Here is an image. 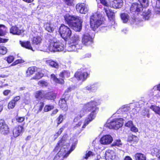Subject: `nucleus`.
Here are the masks:
<instances>
[{
  "mask_svg": "<svg viewBox=\"0 0 160 160\" xmlns=\"http://www.w3.org/2000/svg\"><path fill=\"white\" fill-rule=\"evenodd\" d=\"M105 157L106 160H113L115 158V154L113 151L108 150L106 151Z\"/></svg>",
  "mask_w": 160,
  "mask_h": 160,
  "instance_id": "nucleus-22",
  "label": "nucleus"
},
{
  "mask_svg": "<svg viewBox=\"0 0 160 160\" xmlns=\"http://www.w3.org/2000/svg\"><path fill=\"white\" fill-rule=\"evenodd\" d=\"M70 73L66 71H63L59 74L60 77L62 79H59L54 74H52L51 75V79L54 81L55 82L60 84H62L64 83V79L65 78H68L70 77Z\"/></svg>",
  "mask_w": 160,
  "mask_h": 160,
  "instance_id": "nucleus-9",
  "label": "nucleus"
},
{
  "mask_svg": "<svg viewBox=\"0 0 160 160\" xmlns=\"http://www.w3.org/2000/svg\"><path fill=\"white\" fill-rule=\"evenodd\" d=\"M74 0H64L65 3L68 6H72L73 5Z\"/></svg>",
  "mask_w": 160,
  "mask_h": 160,
  "instance_id": "nucleus-52",
  "label": "nucleus"
},
{
  "mask_svg": "<svg viewBox=\"0 0 160 160\" xmlns=\"http://www.w3.org/2000/svg\"><path fill=\"white\" fill-rule=\"evenodd\" d=\"M11 92V91L10 90H7L4 91L3 93L5 96H7Z\"/></svg>",
  "mask_w": 160,
  "mask_h": 160,
  "instance_id": "nucleus-63",
  "label": "nucleus"
},
{
  "mask_svg": "<svg viewBox=\"0 0 160 160\" xmlns=\"http://www.w3.org/2000/svg\"><path fill=\"white\" fill-rule=\"evenodd\" d=\"M121 18L124 23H126L129 20V17L128 14L125 13L121 14Z\"/></svg>",
  "mask_w": 160,
  "mask_h": 160,
  "instance_id": "nucleus-33",
  "label": "nucleus"
},
{
  "mask_svg": "<svg viewBox=\"0 0 160 160\" xmlns=\"http://www.w3.org/2000/svg\"><path fill=\"white\" fill-rule=\"evenodd\" d=\"M132 105V108H131V109H132V111L130 110V113L131 114H136L137 112H138V111H137V109L136 108H133V106Z\"/></svg>",
  "mask_w": 160,
  "mask_h": 160,
  "instance_id": "nucleus-57",
  "label": "nucleus"
},
{
  "mask_svg": "<svg viewBox=\"0 0 160 160\" xmlns=\"http://www.w3.org/2000/svg\"><path fill=\"white\" fill-rule=\"evenodd\" d=\"M100 1L101 3L104 6L107 7H110V2L109 3H108L106 0H100Z\"/></svg>",
  "mask_w": 160,
  "mask_h": 160,
  "instance_id": "nucleus-50",
  "label": "nucleus"
},
{
  "mask_svg": "<svg viewBox=\"0 0 160 160\" xmlns=\"http://www.w3.org/2000/svg\"><path fill=\"white\" fill-rule=\"evenodd\" d=\"M88 112V111L85 108H84V106H83L82 108L81 109L79 112V114H78L77 116L75 117L74 119V122H76L78 120L82 118L86 112Z\"/></svg>",
  "mask_w": 160,
  "mask_h": 160,
  "instance_id": "nucleus-24",
  "label": "nucleus"
},
{
  "mask_svg": "<svg viewBox=\"0 0 160 160\" xmlns=\"http://www.w3.org/2000/svg\"><path fill=\"white\" fill-rule=\"evenodd\" d=\"M44 103L43 102H40L37 104V107H38V111L40 112L42 110L44 106Z\"/></svg>",
  "mask_w": 160,
  "mask_h": 160,
  "instance_id": "nucleus-48",
  "label": "nucleus"
},
{
  "mask_svg": "<svg viewBox=\"0 0 160 160\" xmlns=\"http://www.w3.org/2000/svg\"><path fill=\"white\" fill-rule=\"evenodd\" d=\"M91 121H89V119L86 118L82 126V122L80 121L74 127V128L75 129L77 130L78 131L80 132Z\"/></svg>",
  "mask_w": 160,
  "mask_h": 160,
  "instance_id": "nucleus-15",
  "label": "nucleus"
},
{
  "mask_svg": "<svg viewBox=\"0 0 160 160\" xmlns=\"http://www.w3.org/2000/svg\"><path fill=\"white\" fill-rule=\"evenodd\" d=\"M153 90H158L160 91V84L155 86L153 88Z\"/></svg>",
  "mask_w": 160,
  "mask_h": 160,
  "instance_id": "nucleus-62",
  "label": "nucleus"
},
{
  "mask_svg": "<svg viewBox=\"0 0 160 160\" xmlns=\"http://www.w3.org/2000/svg\"><path fill=\"white\" fill-rule=\"evenodd\" d=\"M42 39L39 36L34 37L32 39V45L37 49L39 48V46L41 43Z\"/></svg>",
  "mask_w": 160,
  "mask_h": 160,
  "instance_id": "nucleus-18",
  "label": "nucleus"
},
{
  "mask_svg": "<svg viewBox=\"0 0 160 160\" xmlns=\"http://www.w3.org/2000/svg\"><path fill=\"white\" fill-rule=\"evenodd\" d=\"M104 9L108 18L113 19L114 17V12L108 8H104Z\"/></svg>",
  "mask_w": 160,
  "mask_h": 160,
  "instance_id": "nucleus-29",
  "label": "nucleus"
},
{
  "mask_svg": "<svg viewBox=\"0 0 160 160\" xmlns=\"http://www.w3.org/2000/svg\"><path fill=\"white\" fill-rule=\"evenodd\" d=\"M22 46L26 48L34 51L35 49H33V48L31 46L30 42L28 41L22 42L20 41Z\"/></svg>",
  "mask_w": 160,
  "mask_h": 160,
  "instance_id": "nucleus-26",
  "label": "nucleus"
},
{
  "mask_svg": "<svg viewBox=\"0 0 160 160\" xmlns=\"http://www.w3.org/2000/svg\"><path fill=\"white\" fill-rule=\"evenodd\" d=\"M76 8L77 10L80 13L84 14L87 13L88 10V5L83 3L77 4Z\"/></svg>",
  "mask_w": 160,
  "mask_h": 160,
  "instance_id": "nucleus-14",
  "label": "nucleus"
},
{
  "mask_svg": "<svg viewBox=\"0 0 160 160\" xmlns=\"http://www.w3.org/2000/svg\"><path fill=\"white\" fill-rule=\"evenodd\" d=\"M37 70V68L35 67H29L26 71V74L27 76H29L32 75Z\"/></svg>",
  "mask_w": 160,
  "mask_h": 160,
  "instance_id": "nucleus-30",
  "label": "nucleus"
},
{
  "mask_svg": "<svg viewBox=\"0 0 160 160\" xmlns=\"http://www.w3.org/2000/svg\"><path fill=\"white\" fill-rule=\"evenodd\" d=\"M152 152L156 155L158 160H160V149L154 148L152 150Z\"/></svg>",
  "mask_w": 160,
  "mask_h": 160,
  "instance_id": "nucleus-39",
  "label": "nucleus"
},
{
  "mask_svg": "<svg viewBox=\"0 0 160 160\" xmlns=\"http://www.w3.org/2000/svg\"><path fill=\"white\" fill-rule=\"evenodd\" d=\"M102 16L97 12L92 14L90 18V23L91 28L93 31L98 28L102 23Z\"/></svg>",
  "mask_w": 160,
  "mask_h": 160,
  "instance_id": "nucleus-4",
  "label": "nucleus"
},
{
  "mask_svg": "<svg viewBox=\"0 0 160 160\" xmlns=\"http://www.w3.org/2000/svg\"><path fill=\"white\" fill-rule=\"evenodd\" d=\"M54 107L52 105H46L44 108V110L45 112H47L52 109Z\"/></svg>",
  "mask_w": 160,
  "mask_h": 160,
  "instance_id": "nucleus-44",
  "label": "nucleus"
},
{
  "mask_svg": "<svg viewBox=\"0 0 160 160\" xmlns=\"http://www.w3.org/2000/svg\"><path fill=\"white\" fill-rule=\"evenodd\" d=\"M64 143V141H63V138H62L61 141H59L58 143V145L55 148V150L58 151L59 147H62L61 149L55 156L53 160H62L64 158H67L70 152H67L65 155H64V153L63 152V148L65 149L66 147H67L69 146L68 144L67 143L66 144V146L65 145H63Z\"/></svg>",
  "mask_w": 160,
  "mask_h": 160,
  "instance_id": "nucleus-5",
  "label": "nucleus"
},
{
  "mask_svg": "<svg viewBox=\"0 0 160 160\" xmlns=\"http://www.w3.org/2000/svg\"><path fill=\"white\" fill-rule=\"evenodd\" d=\"M113 138L109 135H107L102 136L100 139V142L103 145H108L111 143L113 141Z\"/></svg>",
  "mask_w": 160,
  "mask_h": 160,
  "instance_id": "nucleus-16",
  "label": "nucleus"
},
{
  "mask_svg": "<svg viewBox=\"0 0 160 160\" xmlns=\"http://www.w3.org/2000/svg\"><path fill=\"white\" fill-rule=\"evenodd\" d=\"M155 11L156 14H160V0H157L156 1Z\"/></svg>",
  "mask_w": 160,
  "mask_h": 160,
  "instance_id": "nucleus-35",
  "label": "nucleus"
},
{
  "mask_svg": "<svg viewBox=\"0 0 160 160\" xmlns=\"http://www.w3.org/2000/svg\"><path fill=\"white\" fill-rule=\"evenodd\" d=\"M123 4L122 0H113L110 2V7L115 9L121 8Z\"/></svg>",
  "mask_w": 160,
  "mask_h": 160,
  "instance_id": "nucleus-19",
  "label": "nucleus"
},
{
  "mask_svg": "<svg viewBox=\"0 0 160 160\" xmlns=\"http://www.w3.org/2000/svg\"><path fill=\"white\" fill-rule=\"evenodd\" d=\"M125 120L122 118H115L113 120H108L106 125L110 129H118L122 126L123 123V121Z\"/></svg>",
  "mask_w": 160,
  "mask_h": 160,
  "instance_id": "nucleus-6",
  "label": "nucleus"
},
{
  "mask_svg": "<svg viewBox=\"0 0 160 160\" xmlns=\"http://www.w3.org/2000/svg\"><path fill=\"white\" fill-rule=\"evenodd\" d=\"M129 139L130 141H133L134 142H137L138 141V138L134 135H132L129 137Z\"/></svg>",
  "mask_w": 160,
  "mask_h": 160,
  "instance_id": "nucleus-51",
  "label": "nucleus"
},
{
  "mask_svg": "<svg viewBox=\"0 0 160 160\" xmlns=\"http://www.w3.org/2000/svg\"><path fill=\"white\" fill-rule=\"evenodd\" d=\"M45 98L48 100H52L55 98V96L51 93L48 92L45 94Z\"/></svg>",
  "mask_w": 160,
  "mask_h": 160,
  "instance_id": "nucleus-41",
  "label": "nucleus"
},
{
  "mask_svg": "<svg viewBox=\"0 0 160 160\" xmlns=\"http://www.w3.org/2000/svg\"><path fill=\"white\" fill-rule=\"evenodd\" d=\"M43 76V74L41 72H39L36 73L35 75L32 78L34 79H39Z\"/></svg>",
  "mask_w": 160,
  "mask_h": 160,
  "instance_id": "nucleus-38",
  "label": "nucleus"
},
{
  "mask_svg": "<svg viewBox=\"0 0 160 160\" xmlns=\"http://www.w3.org/2000/svg\"><path fill=\"white\" fill-rule=\"evenodd\" d=\"M65 22L69 26L76 21H80V18L76 16L70 15L68 14L64 16Z\"/></svg>",
  "mask_w": 160,
  "mask_h": 160,
  "instance_id": "nucleus-12",
  "label": "nucleus"
},
{
  "mask_svg": "<svg viewBox=\"0 0 160 160\" xmlns=\"http://www.w3.org/2000/svg\"><path fill=\"white\" fill-rule=\"evenodd\" d=\"M84 90H88L89 92H91V85L87 86V87L85 88L84 89Z\"/></svg>",
  "mask_w": 160,
  "mask_h": 160,
  "instance_id": "nucleus-64",
  "label": "nucleus"
},
{
  "mask_svg": "<svg viewBox=\"0 0 160 160\" xmlns=\"http://www.w3.org/2000/svg\"><path fill=\"white\" fill-rule=\"evenodd\" d=\"M49 48L50 52H54L61 51L64 50L65 48L64 45L57 40H54L51 41V46Z\"/></svg>",
  "mask_w": 160,
  "mask_h": 160,
  "instance_id": "nucleus-7",
  "label": "nucleus"
},
{
  "mask_svg": "<svg viewBox=\"0 0 160 160\" xmlns=\"http://www.w3.org/2000/svg\"><path fill=\"white\" fill-rule=\"evenodd\" d=\"M82 21L80 18V21H76L71 25L70 27L76 31H80L82 29Z\"/></svg>",
  "mask_w": 160,
  "mask_h": 160,
  "instance_id": "nucleus-21",
  "label": "nucleus"
},
{
  "mask_svg": "<svg viewBox=\"0 0 160 160\" xmlns=\"http://www.w3.org/2000/svg\"><path fill=\"white\" fill-rule=\"evenodd\" d=\"M0 131L2 134L4 135H7L9 132L8 126L2 119L0 120Z\"/></svg>",
  "mask_w": 160,
  "mask_h": 160,
  "instance_id": "nucleus-13",
  "label": "nucleus"
},
{
  "mask_svg": "<svg viewBox=\"0 0 160 160\" xmlns=\"http://www.w3.org/2000/svg\"><path fill=\"white\" fill-rule=\"evenodd\" d=\"M64 128L63 127L61 128L58 132H57V133L55 135V136H56V137H57L60 134H61L62 132L64 129Z\"/></svg>",
  "mask_w": 160,
  "mask_h": 160,
  "instance_id": "nucleus-60",
  "label": "nucleus"
},
{
  "mask_svg": "<svg viewBox=\"0 0 160 160\" xmlns=\"http://www.w3.org/2000/svg\"><path fill=\"white\" fill-rule=\"evenodd\" d=\"M132 105L131 104L126 105L121 107L117 110L116 113L118 114L122 115V118L125 120L127 118L128 116V113L130 112V110L132 108Z\"/></svg>",
  "mask_w": 160,
  "mask_h": 160,
  "instance_id": "nucleus-10",
  "label": "nucleus"
},
{
  "mask_svg": "<svg viewBox=\"0 0 160 160\" xmlns=\"http://www.w3.org/2000/svg\"><path fill=\"white\" fill-rule=\"evenodd\" d=\"M59 32L62 37L65 40L69 38L72 34L70 29L64 24L62 25L60 27Z\"/></svg>",
  "mask_w": 160,
  "mask_h": 160,
  "instance_id": "nucleus-8",
  "label": "nucleus"
},
{
  "mask_svg": "<svg viewBox=\"0 0 160 160\" xmlns=\"http://www.w3.org/2000/svg\"><path fill=\"white\" fill-rule=\"evenodd\" d=\"M23 131V128L22 126L18 125L15 127L12 131L13 136L16 138L21 134Z\"/></svg>",
  "mask_w": 160,
  "mask_h": 160,
  "instance_id": "nucleus-17",
  "label": "nucleus"
},
{
  "mask_svg": "<svg viewBox=\"0 0 160 160\" xmlns=\"http://www.w3.org/2000/svg\"><path fill=\"white\" fill-rule=\"evenodd\" d=\"M130 130H131V131L135 132H138V128H137L136 127H135V126H134L133 125L130 128Z\"/></svg>",
  "mask_w": 160,
  "mask_h": 160,
  "instance_id": "nucleus-56",
  "label": "nucleus"
},
{
  "mask_svg": "<svg viewBox=\"0 0 160 160\" xmlns=\"http://www.w3.org/2000/svg\"><path fill=\"white\" fill-rule=\"evenodd\" d=\"M4 59L6 60L8 63H10L14 61V58L12 56H9L5 58Z\"/></svg>",
  "mask_w": 160,
  "mask_h": 160,
  "instance_id": "nucleus-42",
  "label": "nucleus"
},
{
  "mask_svg": "<svg viewBox=\"0 0 160 160\" xmlns=\"http://www.w3.org/2000/svg\"><path fill=\"white\" fill-rule=\"evenodd\" d=\"M44 61L48 65L56 68H58V64L57 62H55L51 59L47 60L46 59H45Z\"/></svg>",
  "mask_w": 160,
  "mask_h": 160,
  "instance_id": "nucleus-27",
  "label": "nucleus"
},
{
  "mask_svg": "<svg viewBox=\"0 0 160 160\" xmlns=\"http://www.w3.org/2000/svg\"><path fill=\"white\" fill-rule=\"evenodd\" d=\"M91 92H95L98 89V85L96 84H92L91 85Z\"/></svg>",
  "mask_w": 160,
  "mask_h": 160,
  "instance_id": "nucleus-53",
  "label": "nucleus"
},
{
  "mask_svg": "<svg viewBox=\"0 0 160 160\" xmlns=\"http://www.w3.org/2000/svg\"><path fill=\"white\" fill-rule=\"evenodd\" d=\"M122 143L120 139L115 140L112 144L113 146H117L120 147L122 145Z\"/></svg>",
  "mask_w": 160,
  "mask_h": 160,
  "instance_id": "nucleus-43",
  "label": "nucleus"
},
{
  "mask_svg": "<svg viewBox=\"0 0 160 160\" xmlns=\"http://www.w3.org/2000/svg\"><path fill=\"white\" fill-rule=\"evenodd\" d=\"M87 72H82L80 71H78L74 75L75 77L78 80L84 81L87 78L88 76Z\"/></svg>",
  "mask_w": 160,
  "mask_h": 160,
  "instance_id": "nucleus-20",
  "label": "nucleus"
},
{
  "mask_svg": "<svg viewBox=\"0 0 160 160\" xmlns=\"http://www.w3.org/2000/svg\"><path fill=\"white\" fill-rule=\"evenodd\" d=\"M59 105L60 108L64 111L68 110V107L66 103V102L64 98L62 99L59 102Z\"/></svg>",
  "mask_w": 160,
  "mask_h": 160,
  "instance_id": "nucleus-25",
  "label": "nucleus"
},
{
  "mask_svg": "<svg viewBox=\"0 0 160 160\" xmlns=\"http://www.w3.org/2000/svg\"><path fill=\"white\" fill-rule=\"evenodd\" d=\"M16 104L12 100H11L8 103V108L9 109L13 108L15 106Z\"/></svg>",
  "mask_w": 160,
  "mask_h": 160,
  "instance_id": "nucleus-46",
  "label": "nucleus"
},
{
  "mask_svg": "<svg viewBox=\"0 0 160 160\" xmlns=\"http://www.w3.org/2000/svg\"><path fill=\"white\" fill-rule=\"evenodd\" d=\"M133 125V124L132 123V122L131 121H128L127 123H126L125 126L126 127L131 128Z\"/></svg>",
  "mask_w": 160,
  "mask_h": 160,
  "instance_id": "nucleus-61",
  "label": "nucleus"
},
{
  "mask_svg": "<svg viewBox=\"0 0 160 160\" xmlns=\"http://www.w3.org/2000/svg\"><path fill=\"white\" fill-rule=\"evenodd\" d=\"M45 93L43 91H38L36 92L35 97L38 100H41L45 98Z\"/></svg>",
  "mask_w": 160,
  "mask_h": 160,
  "instance_id": "nucleus-28",
  "label": "nucleus"
},
{
  "mask_svg": "<svg viewBox=\"0 0 160 160\" xmlns=\"http://www.w3.org/2000/svg\"><path fill=\"white\" fill-rule=\"evenodd\" d=\"M90 32L85 33L83 36L82 39V43L85 45L88 46L91 45L93 43V37L94 34L91 35Z\"/></svg>",
  "mask_w": 160,
  "mask_h": 160,
  "instance_id": "nucleus-11",
  "label": "nucleus"
},
{
  "mask_svg": "<svg viewBox=\"0 0 160 160\" xmlns=\"http://www.w3.org/2000/svg\"><path fill=\"white\" fill-rule=\"evenodd\" d=\"M38 84L40 86L42 87H46L48 85V83L46 81L41 80L40 81L38 82Z\"/></svg>",
  "mask_w": 160,
  "mask_h": 160,
  "instance_id": "nucleus-47",
  "label": "nucleus"
},
{
  "mask_svg": "<svg viewBox=\"0 0 160 160\" xmlns=\"http://www.w3.org/2000/svg\"><path fill=\"white\" fill-rule=\"evenodd\" d=\"M24 117H18L16 118V121L19 122H22L24 120Z\"/></svg>",
  "mask_w": 160,
  "mask_h": 160,
  "instance_id": "nucleus-59",
  "label": "nucleus"
},
{
  "mask_svg": "<svg viewBox=\"0 0 160 160\" xmlns=\"http://www.w3.org/2000/svg\"><path fill=\"white\" fill-rule=\"evenodd\" d=\"M6 28L4 25L0 24V36H4L6 34Z\"/></svg>",
  "mask_w": 160,
  "mask_h": 160,
  "instance_id": "nucleus-37",
  "label": "nucleus"
},
{
  "mask_svg": "<svg viewBox=\"0 0 160 160\" xmlns=\"http://www.w3.org/2000/svg\"><path fill=\"white\" fill-rule=\"evenodd\" d=\"M80 40L79 37L77 34H74L71 38L70 43L68 44L67 50L68 51H76L78 49L82 48L79 44Z\"/></svg>",
  "mask_w": 160,
  "mask_h": 160,
  "instance_id": "nucleus-3",
  "label": "nucleus"
},
{
  "mask_svg": "<svg viewBox=\"0 0 160 160\" xmlns=\"http://www.w3.org/2000/svg\"><path fill=\"white\" fill-rule=\"evenodd\" d=\"M98 104L96 101H91L84 105V108L86 109L88 111H92L87 118L89 119V121H92L95 118L98 111V108L96 106Z\"/></svg>",
  "mask_w": 160,
  "mask_h": 160,
  "instance_id": "nucleus-2",
  "label": "nucleus"
},
{
  "mask_svg": "<svg viewBox=\"0 0 160 160\" xmlns=\"http://www.w3.org/2000/svg\"><path fill=\"white\" fill-rule=\"evenodd\" d=\"M22 60L21 59H18L15 61L10 66H15L18 63L22 62Z\"/></svg>",
  "mask_w": 160,
  "mask_h": 160,
  "instance_id": "nucleus-58",
  "label": "nucleus"
},
{
  "mask_svg": "<svg viewBox=\"0 0 160 160\" xmlns=\"http://www.w3.org/2000/svg\"><path fill=\"white\" fill-rule=\"evenodd\" d=\"M44 27L45 29L49 32H52L54 29L53 25L51 23H47Z\"/></svg>",
  "mask_w": 160,
  "mask_h": 160,
  "instance_id": "nucleus-31",
  "label": "nucleus"
},
{
  "mask_svg": "<svg viewBox=\"0 0 160 160\" xmlns=\"http://www.w3.org/2000/svg\"><path fill=\"white\" fill-rule=\"evenodd\" d=\"M7 52V49L4 46H0V53L3 55L5 54Z\"/></svg>",
  "mask_w": 160,
  "mask_h": 160,
  "instance_id": "nucleus-45",
  "label": "nucleus"
},
{
  "mask_svg": "<svg viewBox=\"0 0 160 160\" xmlns=\"http://www.w3.org/2000/svg\"><path fill=\"white\" fill-rule=\"evenodd\" d=\"M63 116L62 115L60 114L58 118H57V120H58V124H59L61 123L63 120Z\"/></svg>",
  "mask_w": 160,
  "mask_h": 160,
  "instance_id": "nucleus-55",
  "label": "nucleus"
},
{
  "mask_svg": "<svg viewBox=\"0 0 160 160\" xmlns=\"http://www.w3.org/2000/svg\"><path fill=\"white\" fill-rule=\"evenodd\" d=\"M51 42H50V44L49 45H46L45 44L43 45V48L40 50L45 52H50L49 48L51 47ZM51 48H52V47H51Z\"/></svg>",
  "mask_w": 160,
  "mask_h": 160,
  "instance_id": "nucleus-40",
  "label": "nucleus"
},
{
  "mask_svg": "<svg viewBox=\"0 0 160 160\" xmlns=\"http://www.w3.org/2000/svg\"><path fill=\"white\" fill-rule=\"evenodd\" d=\"M142 7H145L143 6V3L142 4V3H140V4H139L136 2L133 3L130 7V11L131 13H133L134 14V12L136 13V12H139L142 10L143 11L141 14L143 16L145 20H148L151 15V11L149 9L147 11H145L144 10V9H143Z\"/></svg>",
  "mask_w": 160,
  "mask_h": 160,
  "instance_id": "nucleus-1",
  "label": "nucleus"
},
{
  "mask_svg": "<svg viewBox=\"0 0 160 160\" xmlns=\"http://www.w3.org/2000/svg\"><path fill=\"white\" fill-rule=\"evenodd\" d=\"M95 155V154L91 151H87L86 154L83 156L82 160H87L89 157Z\"/></svg>",
  "mask_w": 160,
  "mask_h": 160,
  "instance_id": "nucleus-32",
  "label": "nucleus"
},
{
  "mask_svg": "<svg viewBox=\"0 0 160 160\" xmlns=\"http://www.w3.org/2000/svg\"><path fill=\"white\" fill-rule=\"evenodd\" d=\"M23 32L21 27L19 28L16 26H12L10 29V32L14 35H20Z\"/></svg>",
  "mask_w": 160,
  "mask_h": 160,
  "instance_id": "nucleus-23",
  "label": "nucleus"
},
{
  "mask_svg": "<svg viewBox=\"0 0 160 160\" xmlns=\"http://www.w3.org/2000/svg\"><path fill=\"white\" fill-rule=\"evenodd\" d=\"M20 99V97L19 96H17L13 97L12 100L16 104L17 102Z\"/></svg>",
  "mask_w": 160,
  "mask_h": 160,
  "instance_id": "nucleus-54",
  "label": "nucleus"
},
{
  "mask_svg": "<svg viewBox=\"0 0 160 160\" xmlns=\"http://www.w3.org/2000/svg\"><path fill=\"white\" fill-rule=\"evenodd\" d=\"M150 108L156 114L160 115V107L154 105H152L150 107Z\"/></svg>",
  "mask_w": 160,
  "mask_h": 160,
  "instance_id": "nucleus-36",
  "label": "nucleus"
},
{
  "mask_svg": "<svg viewBox=\"0 0 160 160\" xmlns=\"http://www.w3.org/2000/svg\"><path fill=\"white\" fill-rule=\"evenodd\" d=\"M140 3H143V6L144 7H147L148 5V0H138Z\"/></svg>",
  "mask_w": 160,
  "mask_h": 160,
  "instance_id": "nucleus-49",
  "label": "nucleus"
},
{
  "mask_svg": "<svg viewBox=\"0 0 160 160\" xmlns=\"http://www.w3.org/2000/svg\"><path fill=\"white\" fill-rule=\"evenodd\" d=\"M135 158L136 160H146L145 156L143 154L141 153L136 154Z\"/></svg>",
  "mask_w": 160,
  "mask_h": 160,
  "instance_id": "nucleus-34",
  "label": "nucleus"
}]
</instances>
